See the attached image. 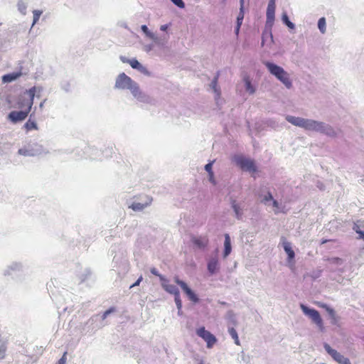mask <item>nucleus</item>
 <instances>
[{
	"label": "nucleus",
	"mask_w": 364,
	"mask_h": 364,
	"mask_svg": "<svg viewBox=\"0 0 364 364\" xmlns=\"http://www.w3.org/2000/svg\"><path fill=\"white\" fill-rule=\"evenodd\" d=\"M285 119L291 124L302 128L307 132H315L329 137H336L338 134V130L323 122L291 115H287Z\"/></svg>",
	"instance_id": "f257e3e1"
},
{
	"label": "nucleus",
	"mask_w": 364,
	"mask_h": 364,
	"mask_svg": "<svg viewBox=\"0 0 364 364\" xmlns=\"http://www.w3.org/2000/svg\"><path fill=\"white\" fill-rule=\"evenodd\" d=\"M263 64L269 73L280 81L285 87L287 89L292 87V81L290 79V75L282 67L270 61H264Z\"/></svg>",
	"instance_id": "f03ea898"
},
{
	"label": "nucleus",
	"mask_w": 364,
	"mask_h": 364,
	"mask_svg": "<svg viewBox=\"0 0 364 364\" xmlns=\"http://www.w3.org/2000/svg\"><path fill=\"white\" fill-rule=\"evenodd\" d=\"M48 151L38 143H28L19 149L18 154L24 156H36L47 154Z\"/></svg>",
	"instance_id": "7ed1b4c3"
},
{
	"label": "nucleus",
	"mask_w": 364,
	"mask_h": 364,
	"mask_svg": "<svg viewBox=\"0 0 364 364\" xmlns=\"http://www.w3.org/2000/svg\"><path fill=\"white\" fill-rule=\"evenodd\" d=\"M232 161L243 171L251 173L257 171V166L255 161L242 155H235L232 158Z\"/></svg>",
	"instance_id": "20e7f679"
},
{
	"label": "nucleus",
	"mask_w": 364,
	"mask_h": 364,
	"mask_svg": "<svg viewBox=\"0 0 364 364\" xmlns=\"http://www.w3.org/2000/svg\"><path fill=\"white\" fill-rule=\"evenodd\" d=\"M300 308L302 310L303 313L309 316V318L314 322L321 331H323V320L320 316L319 312L314 309L308 307L307 306L304 305V304H300Z\"/></svg>",
	"instance_id": "39448f33"
},
{
	"label": "nucleus",
	"mask_w": 364,
	"mask_h": 364,
	"mask_svg": "<svg viewBox=\"0 0 364 364\" xmlns=\"http://www.w3.org/2000/svg\"><path fill=\"white\" fill-rule=\"evenodd\" d=\"M129 90L133 97L139 102L149 104L152 101L151 97L141 90L139 85L136 81L132 85Z\"/></svg>",
	"instance_id": "423d86ee"
},
{
	"label": "nucleus",
	"mask_w": 364,
	"mask_h": 364,
	"mask_svg": "<svg viewBox=\"0 0 364 364\" xmlns=\"http://www.w3.org/2000/svg\"><path fill=\"white\" fill-rule=\"evenodd\" d=\"M134 82V80H133L130 77L124 73H122L116 77L114 88L121 90H129Z\"/></svg>",
	"instance_id": "0eeeda50"
},
{
	"label": "nucleus",
	"mask_w": 364,
	"mask_h": 364,
	"mask_svg": "<svg viewBox=\"0 0 364 364\" xmlns=\"http://www.w3.org/2000/svg\"><path fill=\"white\" fill-rule=\"evenodd\" d=\"M196 334L206 343V346L209 349L212 348L217 343L216 337L206 330L204 326L198 328L196 330Z\"/></svg>",
	"instance_id": "6e6552de"
},
{
	"label": "nucleus",
	"mask_w": 364,
	"mask_h": 364,
	"mask_svg": "<svg viewBox=\"0 0 364 364\" xmlns=\"http://www.w3.org/2000/svg\"><path fill=\"white\" fill-rule=\"evenodd\" d=\"M323 348L332 357V358L338 364H351L350 360L348 358L345 357L337 350L333 349L328 343H325L323 344Z\"/></svg>",
	"instance_id": "1a4fd4ad"
},
{
	"label": "nucleus",
	"mask_w": 364,
	"mask_h": 364,
	"mask_svg": "<svg viewBox=\"0 0 364 364\" xmlns=\"http://www.w3.org/2000/svg\"><path fill=\"white\" fill-rule=\"evenodd\" d=\"M276 0H269L266 12V28L270 30L275 19Z\"/></svg>",
	"instance_id": "9d476101"
},
{
	"label": "nucleus",
	"mask_w": 364,
	"mask_h": 364,
	"mask_svg": "<svg viewBox=\"0 0 364 364\" xmlns=\"http://www.w3.org/2000/svg\"><path fill=\"white\" fill-rule=\"evenodd\" d=\"M174 282L181 287L182 290L188 296V299L193 303H198L199 301V299L198 296L195 294V292L187 285V284L181 280L178 277H174Z\"/></svg>",
	"instance_id": "9b49d317"
},
{
	"label": "nucleus",
	"mask_w": 364,
	"mask_h": 364,
	"mask_svg": "<svg viewBox=\"0 0 364 364\" xmlns=\"http://www.w3.org/2000/svg\"><path fill=\"white\" fill-rule=\"evenodd\" d=\"M220 265L219 258L217 255L212 256L208 259V263H207V269H208V272L211 275H213V274H216L217 272H218L220 270Z\"/></svg>",
	"instance_id": "f8f14e48"
},
{
	"label": "nucleus",
	"mask_w": 364,
	"mask_h": 364,
	"mask_svg": "<svg viewBox=\"0 0 364 364\" xmlns=\"http://www.w3.org/2000/svg\"><path fill=\"white\" fill-rule=\"evenodd\" d=\"M29 112L21 110V111H12L9 115L8 118L14 123L23 121L28 115Z\"/></svg>",
	"instance_id": "ddd939ff"
},
{
	"label": "nucleus",
	"mask_w": 364,
	"mask_h": 364,
	"mask_svg": "<svg viewBox=\"0 0 364 364\" xmlns=\"http://www.w3.org/2000/svg\"><path fill=\"white\" fill-rule=\"evenodd\" d=\"M42 91H43V87H41V86H38V87L33 86V87H31L30 89L26 90L24 92V94L28 95V96L29 97V102H28V104L30 108L33 107V100H34V97L36 96V93L40 94Z\"/></svg>",
	"instance_id": "4468645a"
},
{
	"label": "nucleus",
	"mask_w": 364,
	"mask_h": 364,
	"mask_svg": "<svg viewBox=\"0 0 364 364\" xmlns=\"http://www.w3.org/2000/svg\"><path fill=\"white\" fill-rule=\"evenodd\" d=\"M191 241L195 247L201 250L205 249L209 243V240L206 236L194 237Z\"/></svg>",
	"instance_id": "2eb2a0df"
},
{
	"label": "nucleus",
	"mask_w": 364,
	"mask_h": 364,
	"mask_svg": "<svg viewBox=\"0 0 364 364\" xmlns=\"http://www.w3.org/2000/svg\"><path fill=\"white\" fill-rule=\"evenodd\" d=\"M161 286L166 291L174 295V296L180 294L178 288L176 285L169 284L166 279H165V281L161 282Z\"/></svg>",
	"instance_id": "dca6fc26"
},
{
	"label": "nucleus",
	"mask_w": 364,
	"mask_h": 364,
	"mask_svg": "<svg viewBox=\"0 0 364 364\" xmlns=\"http://www.w3.org/2000/svg\"><path fill=\"white\" fill-rule=\"evenodd\" d=\"M151 202V199L146 198V200L143 203L141 202H133L129 206L134 211H141L146 208Z\"/></svg>",
	"instance_id": "f3484780"
},
{
	"label": "nucleus",
	"mask_w": 364,
	"mask_h": 364,
	"mask_svg": "<svg viewBox=\"0 0 364 364\" xmlns=\"http://www.w3.org/2000/svg\"><path fill=\"white\" fill-rule=\"evenodd\" d=\"M282 240H283V242H282L283 248H284L285 252L287 254L288 260L291 261L295 257L294 252L291 248V243L285 240L284 238H282Z\"/></svg>",
	"instance_id": "a211bd4d"
},
{
	"label": "nucleus",
	"mask_w": 364,
	"mask_h": 364,
	"mask_svg": "<svg viewBox=\"0 0 364 364\" xmlns=\"http://www.w3.org/2000/svg\"><path fill=\"white\" fill-rule=\"evenodd\" d=\"M223 257L226 258L232 251L231 240L229 234H225Z\"/></svg>",
	"instance_id": "6ab92c4d"
},
{
	"label": "nucleus",
	"mask_w": 364,
	"mask_h": 364,
	"mask_svg": "<svg viewBox=\"0 0 364 364\" xmlns=\"http://www.w3.org/2000/svg\"><path fill=\"white\" fill-rule=\"evenodd\" d=\"M168 36L166 35H164L161 36H156L155 34L154 35V38L151 39L154 41V44L158 46L159 48H165L167 43Z\"/></svg>",
	"instance_id": "aec40b11"
},
{
	"label": "nucleus",
	"mask_w": 364,
	"mask_h": 364,
	"mask_svg": "<svg viewBox=\"0 0 364 364\" xmlns=\"http://www.w3.org/2000/svg\"><path fill=\"white\" fill-rule=\"evenodd\" d=\"M21 75V72L11 73L4 75L2 77V81L4 83L11 82L18 79Z\"/></svg>",
	"instance_id": "412c9836"
},
{
	"label": "nucleus",
	"mask_w": 364,
	"mask_h": 364,
	"mask_svg": "<svg viewBox=\"0 0 364 364\" xmlns=\"http://www.w3.org/2000/svg\"><path fill=\"white\" fill-rule=\"evenodd\" d=\"M91 275V271L88 268H85L77 274L79 283L85 282Z\"/></svg>",
	"instance_id": "4be33fe9"
},
{
	"label": "nucleus",
	"mask_w": 364,
	"mask_h": 364,
	"mask_svg": "<svg viewBox=\"0 0 364 364\" xmlns=\"http://www.w3.org/2000/svg\"><path fill=\"white\" fill-rule=\"evenodd\" d=\"M232 208L234 210L236 218L237 220H241L243 214L242 210L235 200H232Z\"/></svg>",
	"instance_id": "5701e85b"
},
{
	"label": "nucleus",
	"mask_w": 364,
	"mask_h": 364,
	"mask_svg": "<svg viewBox=\"0 0 364 364\" xmlns=\"http://www.w3.org/2000/svg\"><path fill=\"white\" fill-rule=\"evenodd\" d=\"M353 229L359 235V238H360L361 236H364V230H363V229H364L363 222L358 221L357 223H354Z\"/></svg>",
	"instance_id": "b1692460"
},
{
	"label": "nucleus",
	"mask_w": 364,
	"mask_h": 364,
	"mask_svg": "<svg viewBox=\"0 0 364 364\" xmlns=\"http://www.w3.org/2000/svg\"><path fill=\"white\" fill-rule=\"evenodd\" d=\"M243 81L245 82V87L246 91L250 94L252 95L255 92V88L252 85L250 78L247 76L244 77Z\"/></svg>",
	"instance_id": "393cba45"
},
{
	"label": "nucleus",
	"mask_w": 364,
	"mask_h": 364,
	"mask_svg": "<svg viewBox=\"0 0 364 364\" xmlns=\"http://www.w3.org/2000/svg\"><path fill=\"white\" fill-rule=\"evenodd\" d=\"M323 307L326 309V311L328 312L329 316L332 319L331 323L333 324H336L337 322V316H336L335 311L326 304H323Z\"/></svg>",
	"instance_id": "a878e982"
},
{
	"label": "nucleus",
	"mask_w": 364,
	"mask_h": 364,
	"mask_svg": "<svg viewBox=\"0 0 364 364\" xmlns=\"http://www.w3.org/2000/svg\"><path fill=\"white\" fill-rule=\"evenodd\" d=\"M28 102H29V98L25 99L23 97H21V98H19V100L18 101V106L21 109L26 107V109L24 111L30 112L32 108L29 107V105L28 104Z\"/></svg>",
	"instance_id": "bb28decb"
},
{
	"label": "nucleus",
	"mask_w": 364,
	"mask_h": 364,
	"mask_svg": "<svg viewBox=\"0 0 364 364\" xmlns=\"http://www.w3.org/2000/svg\"><path fill=\"white\" fill-rule=\"evenodd\" d=\"M282 21L284 24H285L289 28L294 29L295 24L293 23L289 18V16L286 12H283L282 15Z\"/></svg>",
	"instance_id": "cd10ccee"
},
{
	"label": "nucleus",
	"mask_w": 364,
	"mask_h": 364,
	"mask_svg": "<svg viewBox=\"0 0 364 364\" xmlns=\"http://www.w3.org/2000/svg\"><path fill=\"white\" fill-rule=\"evenodd\" d=\"M228 333H229L230 336L232 337V338L234 340L235 343L237 346H240V343L239 337H238L236 330L235 329V328L233 326L228 327Z\"/></svg>",
	"instance_id": "c85d7f7f"
},
{
	"label": "nucleus",
	"mask_w": 364,
	"mask_h": 364,
	"mask_svg": "<svg viewBox=\"0 0 364 364\" xmlns=\"http://www.w3.org/2000/svg\"><path fill=\"white\" fill-rule=\"evenodd\" d=\"M318 28L322 34L326 32V22L324 17H321L318 21Z\"/></svg>",
	"instance_id": "c756f323"
},
{
	"label": "nucleus",
	"mask_w": 364,
	"mask_h": 364,
	"mask_svg": "<svg viewBox=\"0 0 364 364\" xmlns=\"http://www.w3.org/2000/svg\"><path fill=\"white\" fill-rule=\"evenodd\" d=\"M274 199L272 194L270 192L265 193L261 200V202L266 205H269L270 202Z\"/></svg>",
	"instance_id": "7c9ffc66"
},
{
	"label": "nucleus",
	"mask_w": 364,
	"mask_h": 364,
	"mask_svg": "<svg viewBox=\"0 0 364 364\" xmlns=\"http://www.w3.org/2000/svg\"><path fill=\"white\" fill-rule=\"evenodd\" d=\"M210 87L215 93L216 97H220V92L218 88V76H215L210 83Z\"/></svg>",
	"instance_id": "2f4dec72"
},
{
	"label": "nucleus",
	"mask_w": 364,
	"mask_h": 364,
	"mask_svg": "<svg viewBox=\"0 0 364 364\" xmlns=\"http://www.w3.org/2000/svg\"><path fill=\"white\" fill-rule=\"evenodd\" d=\"M240 11H242L240 10ZM243 18H244V14L242 12H240L237 18V26L235 28V32L236 35H238V33H239L240 28L241 24L242 23Z\"/></svg>",
	"instance_id": "473e14b6"
},
{
	"label": "nucleus",
	"mask_w": 364,
	"mask_h": 364,
	"mask_svg": "<svg viewBox=\"0 0 364 364\" xmlns=\"http://www.w3.org/2000/svg\"><path fill=\"white\" fill-rule=\"evenodd\" d=\"M18 10L21 14L23 15H26V9H27V4L23 1L19 0L17 4Z\"/></svg>",
	"instance_id": "72a5a7b5"
},
{
	"label": "nucleus",
	"mask_w": 364,
	"mask_h": 364,
	"mask_svg": "<svg viewBox=\"0 0 364 364\" xmlns=\"http://www.w3.org/2000/svg\"><path fill=\"white\" fill-rule=\"evenodd\" d=\"M127 63H129L133 69H136L137 70L142 65V64H141L136 58L127 60Z\"/></svg>",
	"instance_id": "f704fd0d"
},
{
	"label": "nucleus",
	"mask_w": 364,
	"mask_h": 364,
	"mask_svg": "<svg viewBox=\"0 0 364 364\" xmlns=\"http://www.w3.org/2000/svg\"><path fill=\"white\" fill-rule=\"evenodd\" d=\"M227 318H228V321L233 326H236L237 325V319H236V316L235 315V314L232 311H230L228 312V314H227Z\"/></svg>",
	"instance_id": "c9c22d12"
},
{
	"label": "nucleus",
	"mask_w": 364,
	"mask_h": 364,
	"mask_svg": "<svg viewBox=\"0 0 364 364\" xmlns=\"http://www.w3.org/2000/svg\"><path fill=\"white\" fill-rule=\"evenodd\" d=\"M21 268V265L18 263H13L11 264L9 267L8 269L6 271V274H11V270L12 271H18L20 270Z\"/></svg>",
	"instance_id": "e433bc0d"
},
{
	"label": "nucleus",
	"mask_w": 364,
	"mask_h": 364,
	"mask_svg": "<svg viewBox=\"0 0 364 364\" xmlns=\"http://www.w3.org/2000/svg\"><path fill=\"white\" fill-rule=\"evenodd\" d=\"M25 128L27 130L37 129V124L34 121H31V119L24 124Z\"/></svg>",
	"instance_id": "4c0bfd02"
},
{
	"label": "nucleus",
	"mask_w": 364,
	"mask_h": 364,
	"mask_svg": "<svg viewBox=\"0 0 364 364\" xmlns=\"http://www.w3.org/2000/svg\"><path fill=\"white\" fill-rule=\"evenodd\" d=\"M43 11L41 10H34L33 11V23L32 26H33L39 20L41 15L42 14Z\"/></svg>",
	"instance_id": "58836bf2"
},
{
	"label": "nucleus",
	"mask_w": 364,
	"mask_h": 364,
	"mask_svg": "<svg viewBox=\"0 0 364 364\" xmlns=\"http://www.w3.org/2000/svg\"><path fill=\"white\" fill-rule=\"evenodd\" d=\"M141 29L147 37H149V38H154V33L149 30L147 26L142 25L141 26Z\"/></svg>",
	"instance_id": "ea45409f"
},
{
	"label": "nucleus",
	"mask_w": 364,
	"mask_h": 364,
	"mask_svg": "<svg viewBox=\"0 0 364 364\" xmlns=\"http://www.w3.org/2000/svg\"><path fill=\"white\" fill-rule=\"evenodd\" d=\"M150 272H151V273L152 274H154V275H155V276L159 277V279H160V281H161V282L165 281V279H166V278H165L163 275H161V274H159V271L157 270V269H156V268H155V267L151 268V269H150Z\"/></svg>",
	"instance_id": "a19ab883"
},
{
	"label": "nucleus",
	"mask_w": 364,
	"mask_h": 364,
	"mask_svg": "<svg viewBox=\"0 0 364 364\" xmlns=\"http://www.w3.org/2000/svg\"><path fill=\"white\" fill-rule=\"evenodd\" d=\"M174 301H175V303H176L178 310H179V311H181V309H182V301L181 299L180 294L174 296Z\"/></svg>",
	"instance_id": "79ce46f5"
},
{
	"label": "nucleus",
	"mask_w": 364,
	"mask_h": 364,
	"mask_svg": "<svg viewBox=\"0 0 364 364\" xmlns=\"http://www.w3.org/2000/svg\"><path fill=\"white\" fill-rule=\"evenodd\" d=\"M138 71H139L141 73H142L143 75H146V76L151 75V73L147 69V68H146L143 65L139 68Z\"/></svg>",
	"instance_id": "37998d69"
},
{
	"label": "nucleus",
	"mask_w": 364,
	"mask_h": 364,
	"mask_svg": "<svg viewBox=\"0 0 364 364\" xmlns=\"http://www.w3.org/2000/svg\"><path fill=\"white\" fill-rule=\"evenodd\" d=\"M171 1L177 7L183 9L185 7V3L183 0H171Z\"/></svg>",
	"instance_id": "c03bdc74"
},
{
	"label": "nucleus",
	"mask_w": 364,
	"mask_h": 364,
	"mask_svg": "<svg viewBox=\"0 0 364 364\" xmlns=\"http://www.w3.org/2000/svg\"><path fill=\"white\" fill-rule=\"evenodd\" d=\"M332 264L341 265L343 262V259L338 257H333L330 259Z\"/></svg>",
	"instance_id": "a18cd8bd"
},
{
	"label": "nucleus",
	"mask_w": 364,
	"mask_h": 364,
	"mask_svg": "<svg viewBox=\"0 0 364 364\" xmlns=\"http://www.w3.org/2000/svg\"><path fill=\"white\" fill-rule=\"evenodd\" d=\"M114 311H115V308H109L103 313V314L102 315V319L105 320L110 314L113 313Z\"/></svg>",
	"instance_id": "49530a36"
},
{
	"label": "nucleus",
	"mask_w": 364,
	"mask_h": 364,
	"mask_svg": "<svg viewBox=\"0 0 364 364\" xmlns=\"http://www.w3.org/2000/svg\"><path fill=\"white\" fill-rule=\"evenodd\" d=\"M154 43L146 44V45H144L143 50L146 53H149V52H151L154 49Z\"/></svg>",
	"instance_id": "de8ad7c7"
},
{
	"label": "nucleus",
	"mask_w": 364,
	"mask_h": 364,
	"mask_svg": "<svg viewBox=\"0 0 364 364\" xmlns=\"http://www.w3.org/2000/svg\"><path fill=\"white\" fill-rule=\"evenodd\" d=\"M270 203H272V206L274 208H275V210H274V213H278V211L279 210L280 208H281V205L280 204L278 203L277 200L273 199Z\"/></svg>",
	"instance_id": "09e8293b"
},
{
	"label": "nucleus",
	"mask_w": 364,
	"mask_h": 364,
	"mask_svg": "<svg viewBox=\"0 0 364 364\" xmlns=\"http://www.w3.org/2000/svg\"><path fill=\"white\" fill-rule=\"evenodd\" d=\"M6 351V347L3 342L0 341V359H2L4 357Z\"/></svg>",
	"instance_id": "8fccbe9b"
},
{
	"label": "nucleus",
	"mask_w": 364,
	"mask_h": 364,
	"mask_svg": "<svg viewBox=\"0 0 364 364\" xmlns=\"http://www.w3.org/2000/svg\"><path fill=\"white\" fill-rule=\"evenodd\" d=\"M213 163L214 161L209 162L205 166V170L208 172V173H213L212 169Z\"/></svg>",
	"instance_id": "3c124183"
},
{
	"label": "nucleus",
	"mask_w": 364,
	"mask_h": 364,
	"mask_svg": "<svg viewBox=\"0 0 364 364\" xmlns=\"http://www.w3.org/2000/svg\"><path fill=\"white\" fill-rule=\"evenodd\" d=\"M67 362V352H65L63 356L58 360L56 364H65Z\"/></svg>",
	"instance_id": "603ef678"
},
{
	"label": "nucleus",
	"mask_w": 364,
	"mask_h": 364,
	"mask_svg": "<svg viewBox=\"0 0 364 364\" xmlns=\"http://www.w3.org/2000/svg\"><path fill=\"white\" fill-rule=\"evenodd\" d=\"M208 181L213 184L216 185L217 182L215 178L214 173H208Z\"/></svg>",
	"instance_id": "864d4df0"
},
{
	"label": "nucleus",
	"mask_w": 364,
	"mask_h": 364,
	"mask_svg": "<svg viewBox=\"0 0 364 364\" xmlns=\"http://www.w3.org/2000/svg\"><path fill=\"white\" fill-rule=\"evenodd\" d=\"M142 280H143V277L141 275V276L138 278V279H137V280H136V281L133 284H132V285L129 287V288H130V289H132V288H133V287H137V286H139V285L140 284V283L141 282V281H142Z\"/></svg>",
	"instance_id": "5fc2aeb1"
},
{
	"label": "nucleus",
	"mask_w": 364,
	"mask_h": 364,
	"mask_svg": "<svg viewBox=\"0 0 364 364\" xmlns=\"http://www.w3.org/2000/svg\"><path fill=\"white\" fill-rule=\"evenodd\" d=\"M168 27H169V24L161 25L160 27V30L162 31H166Z\"/></svg>",
	"instance_id": "6e6d98bb"
},
{
	"label": "nucleus",
	"mask_w": 364,
	"mask_h": 364,
	"mask_svg": "<svg viewBox=\"0 0 364 364\" xmlns=\"http://www.w3.org/2000/svg\"><path fill=\"white\" fill-rule=\"evenodd\" d=\"M46 101V99H45L44 100H43V101L39 104V108H40L41 109H43V107H44V104H45Z\"/></svg>",
	"instance_id": "4d7b16f0"
},
{
	"label": "nucleus",
	"mask_w": 364,
	"mask_h": 364,
	"mask_svg": "<svg viewBox=\"0 0 364 364\" xmlns=\"http://www.w3.org/2000/svg\"><path fill=\"white\" fill-rule=\"evenodd\" d=\"M120 60H121L123 63H127V60H129V59H128V58H127L126 57L121 56V57H120Z\"/></svg>",
	"instance_id": "13d9d810"
},
{
	"label": "nucleus",
	"mask_w": 364,
	"mask_h": 364,
	"mask_svg": "<svg viewBox=\"0 0 364 364\" xmlns=\"http://www.w3.org/2000/svg\"><path fill=\"white\" fill-rule=\"evenodd\" d=\"M240 3H241V8H240V10L242 11V4H243V0H240Z\"/></svg>",
	"instance_id": "bf43d9fd"
},
{
	"label": "nucleus",
	"mask_w": 364,
	"mask_h": 364,
	"mask_svg": "<svg viewBox=\"0 0 364 364\" xmlns=\"http://www.w3.org/2000/svg\"><path fill=\"white\" fill-rule=\"evenodd\" d=\"M178 314L179 316H181L182 315V311L181 310V311H179V310H178Z\"/></svg>",
	"instance_id": "052dcab7"
},
{
	"label": "nucleus",
	"mask_w": 364,
	"mask_h": 364,
	"mask_svg": "<svg viewBox=\"0 0 364 364\" xmlns=\"http://www.w3.org/2000/svg\"><path fill=\"white\" fill-rule=\"evenodd\" d=\"M269 36H270L271 39L272 40L273 39V36H272V34L271 31L269 32Z\"/></svg>",
	"instance_id": "680f3d73"
},
{
	"label": "nucleus",
	"mask_w": 364,
	"mask_h": 364,
	"mask_svg": "<svg viewBox=\"0 0 364 364\" xmlns=\"http://www.w3.org/2000/svg\"><path fill=\"white\" fill-rule=\"evenodd\" d=\"M262 45H264V37L262 38Z\"/></svg>",
	"instance_id": "e2e57ef3"
},
{
	"label": "nucleus",
	"mask_w": 364,
	"mask_h": 364,
	"mask_svg": "<svg viewBox=\"0 0 364 364\" xmlns=\"http://www.w3.org/2000/svg\"><path fill=\"white\" fill-rule=\"evenodd\" d=\"M198 364H204L203 360H201Z\"/></svg>",
	"instance_id": "0e129e2a"
},
{
	"label": "nucleus",
	"mask_w": 364,
	"mask_h": 364,
	"mask_svg": "<svg viewBox=\"0 0 364 364\" xmlns=\"http://www.w3.org/2000/svg\"><path fill=\"white\" fill-rule=\"evenodd\" d=\"M33 115V113L30 115V118H31Z\"/></svg>",
	"instance_id": "69168bd1"
}]
</instances>
